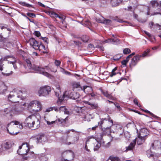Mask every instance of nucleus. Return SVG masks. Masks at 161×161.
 <instances>
[{"label":"nucleus","mask_w":161,"mask_h":161,"mask_svg":"<svg viewBox=\"0 0 161 161\" xmlns=\"http://www.w3.org/2000/svg\"><path fill=\"white\" fill-rule=\"evenodd\" d=\"M127 62L125 59L124 60L121 62V63L123 65H125Z\"/></svg>","instance_id":"60"},{"label":"nucleus","mask_w":161,"mask_h":161,"mask_svg":"<svg viewBox=\"0 0 161 161\" xmlns=\"http://www.w3.org/2000/svg\"><path fill=\"white\" fill-rule=\"evenodd\" d=\"M25 123L30 128H33L34 129L38 128L40 126V122L34 115L29 116L25 119Z\"/></svg>","instance_id":"5"},{"label":"nucleus","mask_w":161,"mask_h":161,"mask_svg":"<svg viewBox=\"0 0 161 161\" xmlns=\"http://www.w3.org/2000/svg\"><path fill=\"white\" fill-rule=\"evenodd\" d=\"M79 137H72L67 136L66 138H62V142L64 144L70 145L74 144L79 140Z\"/></svg>","instance_id":"7"},{"label":"nucleus","mask_w":161,"mask_h":161,"mask_svg":"<svg viewBox=\"0 0 161 161\" xmlns=\"http://www.w3.org/2000/svg\"><path fill=\"white\" fill-rule=\"evenodd\" d=\"M102 19L100 18H97V21L98 22L103 23L104 19L103 17H102Z\"/></svg>","instance_id":"47"},{"label":"nucleus","mask_w":161,"mask_h":161,"mask_svg":"<svg viewBox=\"0 0 161 161\" xmlns=\"http://www.w3.org/2000/svg\"><path fill=\"white\" fill-rule=\"evenodd\" d=\"M149 51H150L149 50H148L147 52H146V51L144 52V53L142 55H141L142 56V57H145L147 55V53H149Z\"/></svg>","instance_id":"54"},{"label":"nucleus","mask_w":161,"mask_h":161,"mask_svg":"<svg viewBox=\"0 0 161 161\" xmlns=\"http://www.w3.org/2000/svg\"><path fill=\"white\" fill-rule=\"evenodd\" d=\"M144 111L145 112H146V113H149L150 114V115L153 117H156V116L154 115L153 114V113H151V112H150L148 110H145Z\"/></svg>","instance_id":"51"},{"label":"nucleus","mask_w":161,"mask_h":161,"mask_svg":"<svg viewBox=\"0 0 161 161\" xmlns=\"http://www.w3.org/2000/svg\"><path fill=\"white\" fill-rule=\"evenodd\" d=\"M101 145L100 144L97 143L95 147L94 148V150L95 151H97L98 149L100 148Z\"/></svg>","instance_id":"44"},{"label":"nucleus","mask_w":161,"mask_h":161,"mask_svg":"<svg viewBox=\"0 0 161 161\" xmlns=\"http://www.w3.org/2000/svg\"><path fill=\"white\" fill-rule=\"evenodd\" d=\"M157 14H160V15H161V13H160V12H154V13H152L151 14V16L156 15H157Z\"/></svg>","instance_id":"59"},{"label":"nucleus","mask_w":161,"mask_h":161,"mask_svg":"<svg viewBox=\"0 0 161 161\" xmlns=\"http://www.w3.org/2000/svg\"><path fill=\"white\" fill-rule=\"evenodd\" d=\"M73 87L74 88H80V90H83L84 92L86 93V89L87 88H90L89 86H83V88H82V87L80 86V82H75L73 84Z\"/></svg>","instance_id":"20"},{"label":"nucleus","mask_w":161,"mask_h":161,"mask_svg":"<svg viewBox=\"0 0 161 161\" xmlns=\"http://www.w3.org/2000/svg\"><path fill=\"white\" fill-rule=\"evenodd\" d=\"M52 108H53V110H54L55 111H59V108L56 107H52Z\"/></svg>","instance_id":"63"},{"label":"nucleus","mask_w":161,"mask_h":161,"mask_svg":"<svg viewBox=\"0 0 161 161\" xmlns=\"http://www.w3.org/2000/svg\"><path fill=\"white\" fill-rule=\"evenodd\" d=\"M131 52L130 50L128 48H125L123 49V53L124 54H128Z\"/></svg>","instance_id":"36"},{"label":"nucleus","mask_w":161,"mask_h":161,"mask_svg":"<svg viewBox=\"0 0 161 161\" xmlns=\"http://www.w3.org/2000/svg\"><path fill=\"white\" fill-rule=\"evenodd\" d=\"M134 103L135 104L137 105L139 107L140 106V105L138 103V100L137 98H135L134 99Z\"/></svg>","instance_id":"50"},{"label":"nucleus","mask_w":161,"mask_h":161,"mask_svg":"<svg viewBox=\"0 0 161 161\" xmlns=\"http://www.w3.org/2000/svg\"><path fill=\"white\" fill-rule=\"evenodd\" d=\"M60 87L59 86H56L55 91V95L58 98V100L61 102L65 98L70 97L73 99H76L78 98L80 96V94L77 92H73L69 94V92L68 91H66L61 97H59V94L61 93Z\"/></svg>","instance_id":"3"},{"label":"nucleus","mask_w":161,"mask_h":161,"mask_svg":"<svg viewBox=\"0 0 161 161\" xmlns=\"http://www.w3.org/2000/svg\"><path fill=\"white\" fill-rule=\"evenodd\" d=\"M86 103L87 104L91 106V107L93 108L97 109L98 107L97 104L94 103H91L88 102H86Z\"/></svg>","instance_id":"29"},{"label":"nucleus","mask_w":161,"mask_h":161,"mask_svg":"<svg viewBox=\"0 0 161 161\" xmlns=\"http://www.w3.org/2000/svg\"><path fill=\"white\" fill-rule=\"evenodd\" d=\"M42 39L47 44L48 43V39L46 37H42Z\"/></svg>","instance_id":"48"},{"label":"nucleus","mask_w":161,"mask_h":161,"mask_svg":"<svg viewBox=\"0 0 161 161\" xmlns=\"http://www.w3.org/2000/svg\"><path fill=\"white\" fill-rule=\"evenodd\" d=\"M54 66H53V67H52L51 68H50L49 66H45L41 68L43 69V70H44V71L47 72L49 74V73H48V72H49L50 71L54 72H55L57 71V69L55 68H54ZM49 74L50 75V77H47L49 78H51V75Z\"/></svg>","instance_id":"17"},{"label":"nucleus","mask_w":161,"mask_h":161,"mask_svg":"<svg viewBox=\"0 0 161 161\" xmlns=\"http://www.w3.org/2000/svg\"><path fill=\"white\" fill-rule=\"evenodd\" d=\"M7 87L2 81H0V94L4 93L7 89Z\"/></svg>","instance_id":"24"},{"label":"nucleus","mask_w":161,"mask_h":161,"mask_svg":"<svg viewBox=\"0 0 161 161\" xmlns=\"http://www.w3.org/2000/svg\"><path fill=\"white\" fill-rule=\"evenodd\" d=\"M109 159L110 160V161H118L119 160L118 157H114L113 156H110L109 157Z\"/></svg>","instance_id":"35"},{"label":"nucleus","mask_w":161,"mask_h":161,"mask_svg":"<svg viewBox=\"0 0 161 161\" xmlns=\"http://www.w3.org/2000/svg\"><path fill=\"white\" fill-rule=\"evenodd\" d=\"M74 42L75 44L78 45H79L81 44V43L78 41H74Z\"/></svg>","instance_id":"62"},{"label":"nucleus","mask_w":161,"mask_h":161,"mask_svg":"<svg viewBox=\"0 0 161 161\" xmlns=\"http://www.w3.org/2000/svg\"><path fill=\"white\" fill-rule=\"evenodd\" d=\"M29 151L28 145L27 143H23L19 146L17 153L19 155H26Z\"/></svg>","instance_id":"9"},{"label":"nucleus","mask_w":161,"mask_h":161,"mask_svg":"<svg viewBox=\"0 0 161 161\" xmlns=\"http://www.w3.org/2000/svg\"><path fill=\"white\" fill-rule=\"evenodd\" d=\"M36 142L37 143H42V144L47 141V137L44 134H39L36 136Z\"/></svg>","instance_id":"11"},{"label":"nucleus","mask_w":161,"mask_h":161,"mask_svg":"<svg viewBox=\"0 0 161 161\" xmlns=\"http://www.w3.org/2000/svg\"><path fill=\"white\" fill-rule=\"evenodd\" d=\"M66 154L68 157H70L71 158H69V159H64V161H71L73 159L74 157V153L71 150H69L64 152L63 153V155Z\"/></svg>","instance_id":"15"},{"label":"nucleus","mask_w":161,"mask_h":161,"mask_svg":"<svg viewBox=\"0 0 161 161\" xmlns=\"http://www.w3.org/2000/svg\"><path fill=\"white\" fill-rule=\"evenodd\" d=\"M146 138L141 137L138 135L137 137L133 141L135 140L136 142H137V144L138 145H141L145 141Z\"/></svg>","instance_id":"22"},{"label":"nucleus","mask_w":161,"mask_h":161,"mask_svg":"<svg viewBox=\"0 0 161 161\" xmlns=\"http://www.w3.org/2000/svg\"><path fill=\"white\" fill-rule=\"evenodd\" d=\"M135 145L136 141L135 140L130 143L128 146L126 147V150L125 151V152H127L128 151L132 150L134 148Z\"/></svg>","instance_id":"26"},{"label":"nucleus","mask_w":161,"mask_h":161,"mask_svg":"<svg viewBox=\"0 0 161 161\" xmlns=\"http://www.w3.org/2000/svg\"><path fill=\"white\" fill-rule=\"evenodd\" d=\"M13 72L12 71H11L10 73H8L5 74L3 73V72H2V73L4 75L6 76H8L12 74Z\"/></svg>","instance_id":"56"},{"label":"nucleus","mask_w":161,"mask_h":161,"mask_svg":"<svg viewBox=\"0 0 161 161\" xmlns=\"http://www.w3.org/2000/svg\"><path fill=\"white\" fill-rule=\"evenodd\" d=\"M142 57L141 55H136L131 60V64L134 66L137 64V62L140 60V58Z\"/></svg>","instance_id":"23"},{"label":"nucleus","mask_w":161,"mask_h":161,"mask_svg":"<svg viewBox=\"0 0 161 161\" xmlns=\"http://www.w3.org/2000/svg\"><path fill=\"white\" fill-rule=\"evenodd\" d=\"M46 122L47 123V124L48 125H53V124L57 123L58 122H57V120H56L55 121H52L51 122H50V121H46Z\"/></svg>","instance_id":"43"},{"label":"nucleus","mask_w":161,"mask_h":161,"mask_svg":"<svg viewBox=\"0 0 161 161\" xmlns=\"http://www.w3.org/2000/svg\"><path fill=\"white\" fill-rule=\"evenodd\" d=\"M52 110H53V108H52V107H51L46 109L45 112H49Z\"/></svg>","instance_id":"58"},{"label":"nucleus","mask_w":161,"mask_h":161,"mask_svg":"<svg viewBox=\"0 0 161 161\" xmlns=\"http://www.w3.org/2000/svg\"><path fill=\"white\" fill-rule=\"evenodd\" d=\"M27 15L29 17H31L32 18L35 17L36 15L35 14L33 13H26Z\"/></svg>","instance_id":"40"},{"label":"nucleus","mask_w":161,"mask_h":161,"mask_svg":"<svg viewBox=\"0 0 161 161\" xmlns=\"http://www.w3.org/2000/svg\"><path fill=\"white\" fill-rule=\"evenodd\" d=\"M89 39L88 37L87 36H83L82 38V40L85 42H87Z\"/></svg>","instance_id":"38"},{"label":"nucleus","mask_w":161,"mask_h":161,"mask_svg":"<svg viewBox=\"0 0 161 161\" xmlns=\"http://www.w3.org/2000/svg\"><path fill=\"white\" fill-rule=\"evenodd\" d=\"M101 92L103 94L105 97L110 100H114V98L111 95V93H109L106 90L100 89Z\"/></svg>","instance_id":"21"},{"label":"nucleus","mask_w":161,"mask_h":161,"mask_svg":"<svg viewBox=\"0 0 161 161\" xmlns=\"http://www.w3.org/2000/svg\"><path fill=\"white\" fill-rule=\"evenodd\" d=\"M111 43L114 44H117L120 43L119 40L118 39L114 38V39L109 38L103 42V43Z\"/></svg>","instance_id":"19"},{"label":"nucleus","mask_w":161,"mask_h":161,"mask_svg":"<svg viewBox=\"0 0 161 161\" xmlns=\"http://www.w3.org/2000/svg\"><path fill=\"white\" fill-rule=\"evenodd\" d=\"M3 64L0 61V70L2 71L3 70Z\"/></svg>","instance_id":"61"},{"label":"nucleus","mask_w":161,"mask_h":161,"mask_svg":"<svg viewBox=\"0 0 161 161\" xmlns=\"http://www.w3.org/2000/svg\"><path fill=\"white\" fill-rule=\"evenodd\" d=\"M30 46L36 50L39 49V43L34 38H31L28 42Z\"/></svg>","instance_id":"14"},{"label":"nucleus","mask_w":161,"mask_h":161,"mask_svg":"<svg viewBox=\"0 0 161 161\" xmlns=\"http://www.w3.org/2000/svg\"><path fill=\"white\" fill-rule=\"evenodd\" d=\"M51 91V88L50 86H45L40 87L38 93L39 96H46L49 95Z\"/></svg>","instance_id":"8"},{"label":"nucleus","mask_w":161,"mask_h":161,"mask_svg":"<svg viewBox=\"0 0 161 161\" xmlns=\"http://www.w3.org/2000/svg\"><path fill=\"white\" fill-rule=\"evenodd\" d=\"M103 23L106 25H111L112 23V21L109 19H104Z\"/></svg>","instance_id":"33"},{"label":"nucleus","mask_w":161,"mask_h":161,"mask_svg":"<svg viewBox=\"0 0 161 161\" xmlns=\"http://www.w3.org/2000/svg\"><path fill=\"white\" fill-rule=\"evenodd\" d=\"M151 149L161 150V143L158 141H155L152 143Z\"/></svg>","instance_id":"16"},{"label":"nucleus","mask_w":161,"mask_h":161,"mask_svg":"<svg viewBox=\"0 0 161 161\" xmlns=\"http://www.w3.org/2000/svg\"><path fill=\"white\" fill-rule=\"evenodd\" d=\"M108 121L109 124V127H107L106 128L108 129V130H109V128L111 126L113 125V120L111 119L109 115H107V118H102L100 119V121L98 122V124L101 127H102V125L104 123L105 121Z\"/></svg>","instance_id":"10"},{"label":"nucleus","mask_w":161,"mask_h":161,"mask_svg":"<svg viewBox=\"0 0 161 161\" xmlns=\"http://www.w3.org/2000/svg\"><path fill=\"white\" fill-rule=\"evenodd\" d=\"M150 4L152 5V6L153 7H156L158 5V3L156 1H151Z\"/></svg>","instance_id":"37"},{"label":"nucleus","mask_w":161,"mask_h":161,"mask_svg":"<svg viewBox=\"0 0 161 161\" xmlns=\"http://www.w3.org/2000/svg\"><path fill=\"white\" fill-rule=\"evenodd\" d=\"M49 15L51 17L56 18L57 14L53 12H49Z\"/></svg>","instance_id":"39"},{"label":"nucleus","mask_w":161,"mask_h":161,"mask_svg":"<svg viewBox=\"0 0 161 161\" xmlns=\"http://www.w3.org/2000/svg\"><path fill=\"white\" fill-rule=\"evenodd\" d=\"M55 65L57 67H58L61 64V62L57 60H55L54 62Z\"/></svg>","instance_id":"45"},{"label":"nucleus","mask_w":161,"mask_h":161,"mask_svg":"<svg viewBox=\"0 0 161 161\" xmlns=\"http://www.w3.org/2000/svg\"><path fill=\"white\" fill-rule=\"evenodd\" d=\"M12 57H14V56H7L4 57L3 59L4 60L7 61L8 62V60H10V61H13V59L11 58Z\"/></svg>","instance_id":"34"},{"label":"nucleus","mask_w":161,"mask_h":161,"mask_svg":"<svg viewBox=\"0 0 161 161\" xmlns=\"http://www.w3.org/2000/svg\"><path fill=\"white\" fill-rule=\"evenodd\" d=\"M24 106H27L28 108H32L33 111L38 112L42 109V105L38 101H33L29 103H25Z\"/></svg>","instance_id":"6"},{"label":"nucleus","mask_w":161,"mask_h":161,"mask_svg":"<svg viewBox=\"0 0 161 161\" xmlns=\"http://www.w3.org/2000/svg\"><path fill=\"white\" fill-rule=\"evenodd\" d=\"M12 147V142L8 141L3 142L1 145V149L2 151H6Z\"/></svg>","instance_id":"12"},{"label":"nucleus","mask_w":161,"mask_h":161,"mask_svg":"<svg viewBox=\"0 0 161 161\" xmlns=\"http://www.w3.org/2000/svg\"><path fill=\"white\" fill-rule=\"evenodd\" d=\"M147 155L149 158L153 157V154L149 150H148L147 152Z\"/></svg>","instance_id":"42"},{"label":"nucleus","mask_w":161,"mask_h":161,"mask_svg":"<svg viewBox=\"0 0 161 161\" xmlns=\"http://www.w3.org/2000/svg\"><path fill=\"white\" fill-rule=\"evenodd\" d=\"M65 108V107L64 106H61L59 108V111L60 112H61V111L64 112Z\"/></svg>","instance_id":"49"},{"label":"nucleus","mask_w":161,"mask_h":161,"mask_svg":"<svg viewBox=\"0 0 161 161\" xmlns=\"http://www.w3.org/2000/svg\"><path fill=\"white\" fill-rule=\"evenodd\" d=\"M121 57V56L119 55H116L114 57L113 59L115 60H119Z\"/></svg>","instance_id":"46"},{"label":"nucleus","mask_w":161,"mask_h":161,"mask_svg":"<svg viewBox=\"0 0 161 161\" xmlns=\"http://www.w3.org/2000/svg\"><path fill=\"white\" fill-rule=\"evenodd\" d=\"M148 134L149 131L147 129L143 128L141 129L138 135H140L141 137L146 139Z\"/></svg>","instance_id":"18"},{"label":"nucleus","mask_w":161,"mask_h":161,"mask_svg":"<svg viewBox=\"0 0 161 161\" xmlns=\"http://www.w3.org/2000/svg\"><path fill=\"white\" fill-rule=\"evenodd\" d=\"M82 24L85 26L89 27V26L91 25V23L89 20H86L83 21Z\"/></svg>","instance_id":"30"},{"label":"nucleus","mask_w":161,"mask_h":161,"mask_svg":"<svg viewBox=\"0 0 161 161\" xmlns=\"http://www.w3.org/2000/svg\"><path fill=\"white\" fill-rule=\"evenodd\" d=\"M23 125L21 123L17 121H13L8 124L7 127V130L8 133L11 135H17L19 132L18 129L20 130L23 128Z\"/></svg>","instance_id":"4"},{"label":"nucleus","mask_w":161,"mask_h":161,"mask_svg":"<svg viewBox=\"0 0 161 161\" xmlns=\"http://www.w3.org/2000/svg\"><path fill=\"white\" fill-rule=\"evenodd\" d=\"M11 58L13 59V61H10V60H8V63L9 64H12L13 65V67L14 69H17V60L15 57H12Z\"/></svg>","instance_id":"27"},{"label":"nucleus","mask_w":161,"mask_h":161,"mask_svg":"<svg viewBox=\"0 0 161 161\" xmlns=\"http://www.w3.org/2000/svg\"><path fill=\"white\" fill-rule=\"evenodd\" d=\"M115 21H116L117 22H119L120 23H123V22H127V21H123L121 19H115Z\"/></svg>","instance_id":"53"},{"label":"nucleus","mask_w":161,"mask_h":161,"mask_svg":"<svg viewBox=\"0 0 161 161\" xmlns=\"http://www.w3.org/2000/svg\"><path fill=\"white\" fill-rule=\"evenodd\" d=\"M34 34L37 37H39L41 35L39 31H35L34 32Z\"/></svg>","instance_id":"52"},{"label":"nucleus","mask_w":161,"mask_h":161,"mask_svg":"<svg viewBox=\"0 0 161 161\" xmlns=\"http://www.w3.org/2000/svg\"><path fill=\"white\" fill-rule=\"evenodd\" d=\"M56 120H57V124H63L65 123L66 121V118L65 119H58Z\"/></svg>","instance_id":"31"},{"label":"nucleus","mask_w":161,"mask_h":161,"mask_svg":"<svg viewBox=\"0 0 161 161\" xmlns=\"http://www.w3.org/2000/svg\"><path fill=\"white\" fill-rule=\"evenodd\" d=\"M59 68L60 69V71L61 72H62L64 74V73L65 71V70L64 69L61 68L60 67Z\"/></svg>","instance_id":"64"},{"label":"nucleus","mask_w":161,"mask_h":161,"mask_svg":"<svg viewBox=\"0 0 161 161\" xmlns=\"http://www.w3.org/2000/svg\"><path fill=\"white\" fill-rule=\"evenodd\" d=\"M58 18L61 20L63 21L65 19V17L64 15H61L60 16L57 14V15L56 16V18Z\"/></svg>","instance_id":"41"},{"label":"nucleus","mask_w":161,"mask_h":161,"mask_svg":"<svg viewBox=\"0 0 161 161\" xmlns=\"http://www.w3.org/2000/svg\"><path fill=\"white\" fill-rule=\"evenodd\" d=\"M39 47V49H38L40 51H41L44 53H48V51L47 50V48H46L45 46L42 44V43H39L38 46Z\"/></svg>","instance_id":"25"},{"label":"nucleus","mask_w":161,"mask_h":161,"mask_svg":"<svg viewBox=\"0 0 161 161\" xmlns=\"http://www.w3.org/2000/svg\"><path fill=\"white\" fill-rule=\"evenodd\" d=\"M84 149L88 153H89L90 152V150L88 148L86 144H85Z\"/></svg>","instance_id":"57"},{"label":"nucleus","mask_w":161,"mask_h":161,"mask_svg":"<svg viewBox=\"0 0 161 161\" xmlns=\"http://www.w3.org/2000/svg\"><path fill=\"white\" fill-rule=\"evenodd\" d=\"M30 46L36 50L39 49V43L34 38H31L28 42Z\"/></svg>","instance_id":"13"},{"label":"nucleus","mask_w":161,"mask_h":161,"mask_svg":"<svg viewBox=\"0 0 161 161\" xmlns=\"http://www.w3.org/2000/svg\"><path fill=\"white\" fill-rule=\"evenodd\" d=\"M64 114H69L70 113V112L66 108H65L64 110Z\"/></svg>","instance_id":"55"},{"label":"nucleus","mask_w":161,"mask_h":161,"mask_svg":"<svg viewBox=\"0 0 161 161\" xmlns=\"http://www.w3.org/2000/svg\"><path fill=\"white\" fill-rule=\"evenodd\" d=\"M19 93H21L20 91H13L10 92L8 96V99L12 103V106H14L11 107H9L6 108L4 109V114H7L8 116L12 117L16 114H21V111L18 110L17 108L19 105L15 103H18L20 100H21V97L19 95Z\"/></svg>","instance_id":"1"},{"label":"nucleus","mask_w":161,"mask_h":161,"mask_svg":"<svg viewBox=\"0 0 161 161\" xmlns=\"http://www.w3.org/2000/svg\"><path fill=\"white\" fill-rule=\"evenodd\" d=\"M122 1V0H110V3L112 6L115 7L118 6Z\"/></svg>","instance_id":"28"},{"label":"nucleus","mask_w":161,"mask_h":161,"mask_svg":"<svg viewBox=\"0 0 161 161\" xmlns=\"http://www.w3.org/2000/svg\"><path fill=\"white\" fill-rule=\"evenodd\" d=\"M19 3L21 5L23 6H25V7H31V5L25 2H23L20 1L19 2Z\"/></svg>","instance_id":"32"},{"label":"nucleus","mask_w":161,"mask_h":161,"mask_svg":"<svg viewBox=\"0 0 161 161\" xmlns=\"http://www.w3.org/2000/svg\"><path fill=\"white\" fill-rule=\"evenodd\" d=\"M25 62L24 65L25 69L24 73L32 72H35L42 74L48 77H50V75L47 72H45L43 69L35 65H32L31 61V58L28 57L24 58Z\"/></svg>","instance_id":"2"}]
</instances>
